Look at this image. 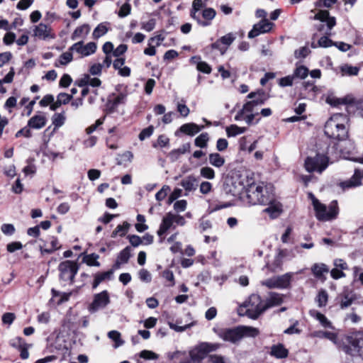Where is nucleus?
Masks as SVG:
<instances>
[{"instance_id":"f257e3e1","label":"nucleus","mask_w":363,"mask_h":363,"mask_svg":"<svg viewBox=\"0 0 363 363\" xmlns=\"http://www.w3.org/2000/svg\"><path fill=\"white\" fill-rule=\"evenodd\" d=\"M247 201L251 205L270 204L274 200V195L264 186L263 183H252L246 188Z\"/></svg>"},{"instance_id":"f03ea898","label":"nucleus","mask_w":363,"mask_h":363,"mask_svg":"<svg viewBox=\"0 0 363 363\" xmlns=\"http://www.w3.org/2000/svg\"><path fill=\"white\" fill-rule=\"evenodd\" d=\"M344 119L342 114H335L327 121L324 128L325 134L330 138L344 140L347 138L348 131L341 122Z\"/></svg>"},{"instance_id":"7ed1b4c3","label":"nucleus","mask_w":363,"mask_h":363,"mask_svg":"<svg viewBox=\"0 0 363 363\" xmlns=\"http://www.w3.org/2000/svg\"><path fill=\"white\" fill-rule=\"evenodd\" d=\"M312 198L313 206L315 211L318 220L325 221L335 219L339 213V208L336 200L332 201L328 207L321 203L312 194H309Z\"/></svg>"},{"instance_id":"20e7f679","label":"nucleus","mask_w":363,"mask_h":363,"mask_svg":"<svg viewBox=\"0 0 363 363\" xmlns=\"http://www.w3.org/2000/svg\"><path fill=\"white\" fill-rule=\"evenodd\" d=\"M347 345L342 347V350L352 356L359 355L363 359V332L352 333L346 337Z\"/></svg>"},{"instance_id":"39448f33","label":"nucleus","mask_w":363,"mask_h":363,"mask_svg":"<svg viewBox=\"0 0 363 363\" xmlns=\"http://www.w3.org/2000/svg\"><path fill=\"white\" fill-rule=\"evenodd\" d=\"M330 149L328 147L325 154L317 153L314 157H307L305 167L308 172H318L321 173L328 166Z\"/></svg>"},{"instance_id":"423d86ee","label":"nucleus","mask_w":363,"mask_h":363,"mask_svg":"<svg viewBox=\"0 0 363 363\" xmlns=\"http://www.w3.org/2000/svg\"><path fill=\"white\" fill-rule=\"evenodd\" d=\"M243 306L247 308L246 315L254 320L257 319L260 314L266 311L262 310V308L265 307V302L262 300L258 294H252L248 301L244 303Z\"/></svg>"},{"instance_id":"0eeeda50","label":"nucleus","mask_w":363,"mask_h":363,"mask_svg":"<svg viewBox=\"0 0 363 363\" xmlns=\"http://www.w3.org/2000/svg\"><path fill=\"white\" fill-rule=\"evenodd\" d=\"M315 20H319L320 23L315 25L318 31L323 32L326 35H331V30L336 24L335 17L330 16L327 10H320L313 17Z\"/></svg>"},{"instance_id":"6e6552de","label":"nucleus","mask_w":363,"mask_h":363,"mask_svg":"<svg viewBox=\"0 0 363 363\" xmlns=\"http://www.w3.org/2000/svg\"><path fill=\"white\" fill-rule=\"evenodd\" d=\"M220 347V344L219 343L201 342L190 351L189 354L194 362H200L206 358L210 352L218 350Z\"/></svg>"},{"instance_id":"1a4fd4ad","label":"nucleus","mask_w":363,"mask_h":363,"mask_svg":"<svg viewBox=\"0 0 363 363\" xmlns=\"http://www.w3.org/2000/svg\"><path fill=\"white\" fill-rule=\"evenodd\" d=\"M60 279L65 282L69 281L70 284H73L75 275L79 270V264L74 261L66 260L62 262L59 266Z\"/></svg>"},{"instance_id":"9d476101","label":"nucleus","mask_w":363,"mask_h":363,"mask_svg":"<svg viewBox=\"0 0 363 363\" xmlns=\"http://www.w3.org/2000/svg\"><path fill=\"white\" fill-rule=\"evenodd\" d=\"M293 273L288 272L281 276L273 277L262 281L261 284L268 289H286L290 286Z\"/></svg>"},{"instance_id":"9b49d317","label":"nucleus","mask_w":363,"mask_h":363,"mask_svg":"<svg viewBox=\"0 0 363 363\" xmlns=\"http://www.w3.org/2000/svg\"><path fill=\"white\" fill-rule=\"evenodd\" d=\"M110 303L109 294L107 291H103L94 296L92 303L89 306V311L93 313L103 309Z\"/></svg>"},{"instance_id":"f8f14e48","label":"nucleus","mask_w":363,"mask_h":363,"mask_svg":"<svg viewBox=\"0 0 363 363\" xmlns=\"http://www.w3.org/2000/svg\"><path fill=\"white\" fill-rule=\"evenodd\" d=\"M214 331L224 341L235 343L240 340L239 326L233 328L214 329Z\"/></svg>"},{"instance_id":"ddd939ff","label":"nucleus","mask_w":363,"mask_h":363,"mask_svg":"<svg viewBox=\"0 0 363 363\" xmlns=\"http://www.w3.org/2000/svg\"><path fill=\"white\" fill-rule=\"evenodd\" d=\"M273 25L267 18L261 20L253 26L252 29L248 33V38H253L260 34L268 33L272 28Z\"/></svg>"},{"instance_id":"4468645a","label":"nucleus","mask_w":363,"mask_h":363,"mask_svg":"<svg viewBox=\"0 0 363 363\" xmlns=\"http://www.w3.org/2000/svg\"><path fill=\"white\" fill-rule=\"evenodd\" d=\"M33 35L43 40L54 39L55 38V35L52 32L50 26L42 23L35 27Z\"/></svg>"},{"instance_id":"2eb2a0df","label":"nucleus","mask_w":363,"mask_h":363,"mask_svg":"<svg viewBox=\"0 0 363 363\" xmlns=\"http://www.w3.org/2000/svg\"><path fill=\"white\" fill-rule=\"evenodd\" d=\"M340 307L345 309L350 306L356 300V294L348 288H345L343 291L338 296Z\"/></svg>"},{"instance_id":"dca6fc26","label":"nucleus","mask_w":363,"mask_h":363,"mask_svg":"<svg viewBox=\"0 0 363 363\" xmlns=\"http://www.w3.org/2000/svg\"><path fill=\"white\" fill-rule=\"evenodd\" d=\"M363 178V170L355 169L353 176L348 180L340 183V186L342 189L354 188L362 184V179Z\"/></svg>"},{"instance_id":"f3484780","label":"nucleus","mask_w":363,"mask_h":363,"mask_svg":"<svg viewBox=\"0 0 363 363\" xmlns=\"http://www.w3.org/2000/svg\"><path fill=\"white\" fill-rule=\"evenodd\" d=\"M201 15L204 20H201L199 15L196 16V18L194 19L196 21L199 25L206 27L211 25V21L216 15V12L213 8H206L202 11Z\"/></svg>"},{"instance_id":"a211bd4d","label":"nucleus","mask_w":363,"mask_h":363,"mask_svg":"<svg viewBox=\"0 0 363 363\" xmlns=\"http://www.w3.org/2000/svg\"><path fill=\"white\" fill-rule=\"evenodd\" d=\"M241 189V185H236L232 179H226L223 185V192L227 196H237L240 194Z\"/></svg>"},{"instance_id":"6ab92c4d","label":"nucleus","mask_w":363,"mask_h":363,"mask_svg":"<svg viewBox=\"0 0 363 363\" xmlns=\"http://www.w3.org/2000/svg\"><path fill=\"white\" fill-rule=\"evenodd\" d=\"M264 302L265 307H263L262 310L267 311L269 308L281 305L283 303V295L275 292H270L269 297Z\"/></svg>"},{"instance_id":"aec40b11","label":"nucleus","mask_w":363,"mask_h":363,"mask_svg":"<svg viewBox=\"0 0 363 363\" xmlns=\"http://www.w3.org/2000/svg\"><path fill=\"white\" fill-rule=\"evenodd\" d=\"M174 222L172 220V213H168L162 219V223L160 225V228L157 230V235L160 238L172 226ZM160 242H162L161 238Z\"/></svg>"},{"instance_id":"412c9836","label":"nucleus","mask_w":363,"mask_h":363,"mask_svg":"<svg viewBox=\"0 0 363 363\" xmlns=\"http://www.w3.org/2000/svg\"><path fill=\"white\" fill-rule=\"evenodd\" d=\"M198 182V179L191 174L183 179L180 182V185L185 189L186 191H192L197 189Z\"/></svg>"},{"instance_id":"4be33fe9","label":"nucleus","mask_w":363,"mask_h":363,"mask_svg":"<svg viewBox=\"0 0 363 363\" xmlns=\"http://www.w3.org/2000/svg\"><path fill=\"white\" fill-rule=\"evenodd\" d=\"M326 102L332 106H337L341 104L351 105V104H354V99L350 96H347L343 98L328 96L326 99Z\"/></svg>"},{"instance_id":"5701e85b","label":"nucleus","mask_w":363,"mask_h":363,"mask_svg":"<svg viewBox=\"0 0 363 363\" xmlns=\"http://www.w3.org/2000/svg\"><path fill=\"white\" fill-rule=\"evenodd\" d=\"M247 97L252 99L251 101L256 106L263 105L268 99L267 95L262 90L251 92Z\"/></svg>"},{"instance_id":"b1692460","label":"nucleus","mask_w":363,"mask_h":363,"mask_svg":"<svg viewBox=\"0 0 363 363\" xmlns=\"http://www.w3.org/2000/svg\"><path fill=\"white\" fill-rule=\"evenodd\" d=\"M203 125L199 126L194 123H189L182 125L179 130L186 135L193 136L201 131Z\"/></svg>"},{"instance_id":"393cba45","label":"nucleus","mask_w":363,"mask_h":363,"mask_svg":"<svg viewBox=\"0 0 363 363\" xmlns=\"http://www.w3.org/2000/svg\"><path fill=\"white\" fill-rule=\"evenodd\" d=\"M46 118L43 115L33 116L28 122V126L34 129H40L46 124Z\"/></svg>"},{"instance_id":"a878e982","label":"nucleus","mask_w":363,"mask_h":363,"mask_svg":"<svg viewBox=\"0 0 363 363\" xmlns=\"http://www.w3.org/2000/svg\"><path fill=\"white\" fill-rule=\"evenodd\" d=\"M289 351L282 344L272 345L270 354L278 359L286 358L288 356Z\"/></svg>"},{"instance_id":"bb28decb","label":"nucleus","mask_w":363,"mask_h":363,"mask_svg":"<svg viewBox=\"0 0 363 363\" xmlns=\"http://www.w3.org/2000/svg\"><path fill=\"white\" fill-rule=\"evenodd\" d=\"M113 274V270L110 269L107 272H99L94 274V280L92 284V288L96 289L97 286L106 279H110Z\"/></svg>"},{"instance_id":"cd10ccee","label":"nucleus","mask_w":363,"mask_h":363,"mask_svg":"<svg viewBox=\"0 0 363 363\" xmlns=\"http://www.w3.org/2000/svg\"><path fill=\"white\" fill-rule=\"evenodd\" d=\"M239 329L240 340L244 337H255L259 333L257 328L251 326L239 325Z\"/></svg>"},{"instance_id":"c85d7f7f","label":"nucleus","mask_w":363,"mask_h":363,"mask_svg":"<svg viewBox=\"0 0 363 363\" xmlns=\"http://www.w3.org/2000/svg\"><path fill=\"white\" fill-rule=\"evenodd\" d=\"M311 271L316 278L320 279L324 273L329 272V268L323 263H316L311 267Z\"/></svg>"},{"instance_id":"c756f323","label":"nucleus","mask_w":363,"mask_h":363,"mask_svg":"<svg viewBox=\"0 0 363 363\" xmlns=\"http://www.w3.org/2000/svg\"><path fill=\"white\" fill-rule=\"evenodd\" d=\"M310 314L315 318L324 328H332L331 322L323 313L313 310L310 311Z\"/></svg>"},{"instance_id":"7c9ffc66","label":"nucleus","mask_w":363,"mask_h":363,"mask_svg":"<svg viewBox=\"0 0 363 363\" xmlns=\"http://www.w3.org/2000/svg\"><path fill=\"white\" fill-rule=\"evenodd\" d=\"M209 163L215 167L220 168L225 164V159L219 153H211L208 155Z\"/></svg>"},{"instance_id":"2f4dec72","label":"nucleus","mask_w":363,"mask_h":363,"mask_svg":"<svg viewBox=\"0 0 363 363\" xmlns=\"http://www.w3.org/2000/svg\"><path fill=\"white\" fill-rule=\"evenodd\" d=\"M107 24H108L107 22L101 23L94 28L92 33L94 39H99L108 31Z\"/></svg>"},{"instance_id":"473e14b6","label":"nucleus","mask_w":363,"mask_h":363,"mask_svg":"<svg viewBox=\"0 0 363 363\" xmlns=\"http://www.w3.org/2000/svg\"><path fill=\"white\" fill-rule=\"evenodd\" d=\"M90 31V26L88 24H84L77 27L72 34L71 39L72 40H77L78 38L82 37L84 34L86 35Z\"/></svg>"},{"instance_id":"72a5a7b5","label":"nucleus","mask_w":363,"mask_h":363,"mask_svg":"<svg viewBox=\"0 0 363 363\" xmlns=\"http://www.w3.org/2000/svg\"><path fill=\"white\" fill-rule=\"evenodd\" d=\"M312 336L319 338H326L334 342L336 341L337 339V335L335 333L328 331H314L312 333Z\"/></svg>"},{"instance_id":"f704fd0d","label":"nucleus","mask_w":363,"mask_h":363,"mask_svg":"<svg viewBox=\"0 0 363 363\" xmlns=\"http://www.w3.org/2000/svg\"><path fill=\"white\" fill-rule=\"evenodd\" d=\"M130 224L127 221H124L123 225H118L111 234L112 238H116L118 235L123 237L128 232Z\"/></svg>"},{"instance_id":"c9c22d12","label":"nucleus","mask_w":363,"mask_h":363,"mask_svg":"<svg viewBox=\"0 0 363 363\" xmlns=\"http://www.w3.org/2000/svg\"><path fill=\"white\" fill-rule=\"evenodd\" d=\"M99 256L95 253L86 255L83 257V262L86 263L88 266L99 267L100 262H98Z\"/></svg>"},{"instance_id":"e433bc0d","label":"nucleus","mask_w":363,"mask_h":363,"mask_svg":"<svg viewBox=\"0 0 363 363\" xmlns=\"http://www.w3.org/2000/svg\"><path fill=\"white\" fill-rule=\"evenodd\" d=\"M209 136L208 133H202L194 140V144L196 147L204 148L207 146Z\"/></svg>"},{"instance_id":"4c0bfd02","label":"nucleus","mask_w":363,"mask_h":363,"mask_svg":"<svg viewBox=\"0 0 363 363\" xmlns=\"http://www.w3.org/2000/svg\"><path fill=\"white\" fill-rule=\"evenodd\" d=\"M132 248L130 246H127L118 254L117 259L125 264L128 262L131 257Z\"/></svg>"},{"instance_id":"58836bf2","label":"nucleus","mask_w":363,"mask_h":363,"mask_svg":"<svg viewBox=\"0 0 363 363\" xmlns=\"http://www.w3.org/2000/svg\"><path fill=\"white\" fill-rule=\"evenodd\" d=\"M97 48V45L94 42L88 43L86 45L83 44L82 56H89L94 54Z\"/></svg>"},{"instance_id":"ea45409f","label":"nucleus","mask_w":363,"mask_h":363,"mask_svg":"<svg viewBox=\"0 0 363 363\" xmlns=\"http://www.w3.org/2000/svg\"><path fill=\"white\" fill-rule=\"evenodd\" d=\"M204 6L201 0H194L192 3V9L191 10L190 16L192 18H196L198 12Z\"/></svg>"},{"instance_id":"a19ab883","label":"nucleus","mask_w":363,"mask_h":363,"mask_svg":"<svg viewBox=\"0 0 363 363\" xmlns=\"http://www.w3.org/2000/svg\"><path fill=\"white\" fill-rule=\"evenodd\" d=\"M328 295L325 290L321 289L316 297V301L319 307L325 306L328 302Z\"/></svg>"},{"instance_id":"79ce46f5","label":"nucleus","mask_w":363,"mask_h":363,"mask_svg":"<svg viewBox=\"0 0 363 363\" xmlns=\"http://www.w3.org/2000/svg\"><path fill=\"white\" fill-rule=\"evenodd\" d=\"M359 67L354 66H351V65H345L344 66H342L341 67V72L344 74H347V75H349V76H356L358 74V72H359Z\"/></svg>"},{"instance_id":"37998d69","label":"nucleus","mask_w":363,"mask_h":363,"mask_svg":"<svg viewBox=\"0 0 363 363\" xmlns=\"http://www.w3.org/2000/svg\"><path fill=\"white\" fill-rule=\"evenodd\" d=\"M52 121L55 128L61 127L65 121V116L64 115V113H55L52 116Z\"/></svg>"},{"instance_id":"c03bdc74","label":"nucleus","mask_w":363,"mask_h":363,"mask_svg":"<svg viewBox=\"0 0 363 363\" xmlns=\"http://www.w3.org/2000/svg\"><path fill=\"white\" fill-rule=\"evenodd\" d=\"M200 174L202 177L208 179H213L215 178V172L210 167H203L200 169Z\"/></svg>"},{"instance_id":"a18cd8bd","label":"nucleus","mask_w":363,"mask_h":363,"mask_svg":"<svg viewBox=\"0 0 363 363\" xmlns=\"http://www.w3.org/2000/svg\"><path fill=\"white\" fill-rule=\"evenodd\" d=\"M308 74V69L306 67L301 65L296 68L294 72V78L297 77L300 79L306 78Z\"/></svg>"},{"instance_id":"49530a36","label":"nucleus","mask_w":363,"mask_h":363,"mask_svg":"<svg viewBox=\"0 0 363 363\" xmlns=\"http://www.w3.org/2000/svg\"><path fill=\"white\" fill-rule=\"evenodd\" d=\"M154 132V127L153 125H150L147 128H144L142 130V131L138 135V138L140 140L143 141L145 140L146 138H150Z\"/></svg>"},{"instance_id":"de8ad7c7","label":"nucleus","mask_w":363,"mask_h":363,"mask_svg":"<svg viewBox=\"0 0 363 363\" xmlns=\"http://www.w3.org/2000/svg\"><path fill=\"white\" fill-rule=\"evenodd\" d=\"M139 279L145 283H150L152 280V275L149 271L145 269H141L138 272Z\"/></svg>"},{"instance_id":"09e8293b","label":"nucleus","mask_w":363,"mask_h":363,"mask_svg":"<svg viewBox=\"0 0 363 363\" xmlns=\"http://www.w3.org/2000/svg\"><path fill=\"white\" fill-rule=\"evenodd\" d=\"M130 11H131L130 4L129 3H125L124 4H123L121 6L120 10L118 13V15L121 18H124V17L128 16L130 13Z\"/></svg>"},{"instance_id":"8fccbe9b","label":"nucleus","mask_w":363,"mask_h":363,"mask_svg":"<svg viewBox=\"0 0 363 363\" xmlns=\"http://www.w3.org/2000/svg\"><path fill=\"white\" fill-rule=\"evenodd\" d=\"M73 59L72 53L71 51H67L62 53L60 56V63L62 65H66L69 62H70Z\"/></svg>"},{"instance_id":"3c124183","label":"nucleus","mask_w":363,"mask_h":363,"mask_svg":"<svg viewBox=\"0 0 363 363\" xmlns=\"http://www.w3.org/2000/svg\"><path fill=\"white\" fill-rule=\"evenodd\" d=\"M334 42L325 35L318 40V46L321 48H329L333 46Z\"/></svg>"},{"instance_id":"603ef678","label":"nucleus","mask_w":363,"mask_h":363,"mask_svg":"<svg viewBox=\"0 0 363 363\" xmlns=\"http://www.w3.org/2000/svg\"><path fill=\"white\" fill-rule=\"evenodd\" d=\"M108 336L116 343L117 346L121 345L123 343L121 340V333L116 330L108 332Z\"/></svg>"},{"instance_id":"864d4df0","label":"nucleus","mask_w":363,"mask_h":363,"mask_svg":"<svg viewBox=\"0 0 363 363\" xmlns=\"http://www.w3.org/2000/svg\"><path fill=\"white\" fill-rule=\"evenodd\" d=\"M156 20L155 18H151L147 22H142L141 28L147 32H150L154 30Z\"/></svg>"},{"instance_id":"5fc2aeb1","label":"nucleus","mask_w":363,"mask_h":363,"mask_svg":"<svg viewBox=\"0 0 363 363\" xmlns=\"http://www.w3.org/2000/svg\"><path fill=\"white\" fill-rule=\"evenodd\" d=\"M274 201V200L270 203L269 204V207L267 208L264 211L269 213L271 214V216L272 217H277L279 213L281 212V209L279 208V206H277V205H273V202Z\"/></svg>"},{"instance_id":"6e6d98bb","label":"nucleus","mask_w":363,"mask_h":363,"mask_svg":"<svg viewBox=\"0 0 363 363\" xmlns=\"http://www.w3.org/2000/svg\"><path fill=\"white\" fill-rule=\"evenodd\" d=\"M311 52V50L307 48L306 46L301 47L298 50H296L294 52V56L296 58H304L306 57L309 53Z\"/></svg>"},{"instance_id":"4d7b16f0","label":"nucleus","mask_w":363,"mask_h":363,"mask_svg":"<svg viewBox=\"0 0 363 363\" xmlns=\"http://www.w3.org/2000/svg\"><path fill=\"white\" fill-rule=\"evenodd\" d=\"M140 357L145 359H157L158 355L150 350H143L140 353Z\"/></svg>"},{"instance_id":"13d9d810","label":"nucleus","mask_w":363,"mask_h":363,"mask_svg":"<svg viewBox=\"0 0 363 363\" xmlns=\"http://www.w3.org/2000/svg\"><path fill=\"white\" fill-rule=\"evenodd\" d=\"M128 239L131 244V245L134 247H138L140 245L143 243L142 238L136 235H128Z\"/></svg>"},{"instance_id":"bf43d9fd","label":"nucleus","mask_w":363,"mask_h":363,"mask_svg":"<svg viewBox=\"0 0 363 363\" xmlns=\"http://www.w3.org/2000/svg\"><path fill=\"white\" fill-rule=\"evenodd\" d=\"M72 99V95L64 92L60 93L57 96V100L60 101L62 105L68 104Z\"/></svg>"},{"instance_id":"052dcab7","label":"nucleus","mask_w":363,"mask_h":363,"mask_svg":"<svg viewBox=\"0 0 363 363\" xmlns=\"http://www.w3.org/2000/svg\"><path fill=\"white\" fill-rule=\"evenodd\" d=\"M197 69L205 74H210L211 72V68L208 64L206 62H199L197 63Z\"/></svg>"},{"instance_id":"680f3d73","label":"nucleus","mask_w":363,"mask_h":363,"mask_svg":"<svg viewBox=\"0 0 363 363\" xmlns=\"http://www.w3.org/2000/svg\"><path fill=\"white\" fill-rule=\"evenodd\" d=\"M2 233L7 235H11L15 233V228L13 224H3L1 227Z\"/></svg>"},{"instance_id":"e2e57ef3","label":"nucleus","mask_w":363,"mask_h":363,"mask_svg":"<svg viewBox=\"0 0 363 363\" xmlns=\"http://www.w3.org/2000/svg\"><path fill=\"white\" fill-rule=\"evenodd\" d=\"M169 186H163V187L156 194L155 198L157 201H162L167 195L168 191H169Z\"/></svg>"},{"instance_id":"0e129e2a","label":"nucleus","mask_w":363,"mask_h":363,"mask_svg":"<svg viewBox=\"0 0 363 363\" xmlns=\"http://www.w3.org/2000/svg\"><path fill=\"white\" fill-rule=\"evenodd\" d=\"M90 77L89 74H85L84 77L81 79H79L74 82V84L79 87H84L89 85Z\"/></svg>"},{"instance_id":"69168bd1","label":"nucleus","mask_w":363,"mask_h":363,"mask_svg":"<svg viewBox=\"0 0 363 363\" xmlns=\"http://www.w3.org/2000/svg\"><path fill=\"white\" fill-rule=\"evenodd\" d=\"M72 82V77L68 74H64L60 80V86L68 87Z\"/></svg>"},{"instance_id":"338daca9","label":"nucleus","mask_w":363,"mask_h":363,"mask_svg":"<svg viewBox=\"0 0 363 363\" xmlns=\"http://www.w3.org/2000/svg\"><path fill=\"white\" fill-rule=\"evenodd\" d=\"M228 142L225 138H219L216 142V149L219 152H223L228 148Z\"/></svg>"},{"instance_id":"774afa93","label":"nucleus","mask_w":363,"mask_h":363,"mask_svg":"<svg viewBox=\"0 0 363 363\" xmlns=\"http://www.w3.org/2000/svg\"><path fill=\"white\" fill-rule=\"evenodd\" d=\"M187 202L186 200H179L174 203V209L177 212H182L186 208Z\"/></svg>"}]
</instances>
